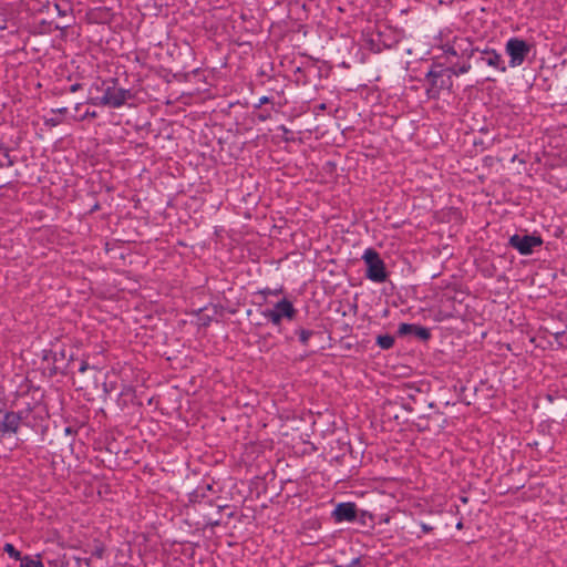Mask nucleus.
<instances>
[{
    "label": "nucleus",
    "mask_w": 567,
    "mask_h": 567,
    "mask_svg": "<svg viewBox=\"0 0 567 567\" xmlns=\"http://www.w3.org/2000/svg\"><path fill=\"white\" fill-rule=\"evenodd\" d=\"M132 99L130 90L117 86L116 79L106 80L101 95L90 96L87 103L95 106H107L112 109L122 107L127 100Z\"/></svg>",
    "instance_id": "obj_1"
},
{
    "label": "nucleus",
    "mask_w": 567,
    "mask_h": 567,
    "mask_svg": "<svg viewBox=\"0 0 567 567\" xmlns=\"http://www.w3.org/2000/svg\"><path fill=\"white\" fill-rule=\"evenodd\" d=\"M362 259L367 266L365 277L373 282H384L388 278L384 261L379 252L373 248H368L362 255Z\"/></svg>",
    "instance_id": "obj_2"
},
{
    "label": "nucleus",
    "mask_w": 567,
    "mask_h": 567,
    "mask_svg": "<svg viewBox=\"0 0 567 567\" xmlns=\"http://www.w3.org/2000/svg\"><path fill=\"white\" fill-rule=\"evenodd\" d=\"M297 315V309L292 302L284 298L278 301L271 309L262 311V316L268 319L274 326H280L284 319L293 320Z\"/></svg>",
    "instance_id": "obj_3"
},
{
    "label": "nucleus",
    "mask_w": 567,
    "mask_h": 567,
    "mask_svg": "<svg viewBox=\"0 0 567 567\" xmlns=\"http://www.w3.org/2000/svg\"><path fill=\"white\" fill-rule=\"evenodd\" d=\"M505 52L509 56V66L522 65L530 52V45L519 38H511L505 44Z\"/></svg>",
    "instance_id": "obj_4"
},
{
    "label": "nucleus",
    "mask_w": 567,
    "mask_h": 567,
    "mask_svg": "<svg viewBox=\"0 0 567 567\" xmlns=\"http://www.w3.org/2000/svg\"><path fill=\"white\" fill-rule=\"evenodd\" d=\"M543 240L539 236L534 235H513L509 238V245L522 255H529L536 247H539Z\"/></svg>",
    "instance_id": "obj_5"
},
{
    "label": "nucleus",
    "mask_w": 567,
    "mask_h": 567,
    "mask_svg": "<svg viewBox=\"0 0 567 567\" xmlns=\"http://www.w3.org/2000/svg\"><path fill=\"white\" fill-rule=\"evenodd\" d=\"M331 517L336 523L353 522L357 518V506L351 502L339 503L331 513Z\"/></svg>",
    "instance_id": "obj_6"
},
{
    "label": "nucleus",
    "mask_w": 567,
    "mask_h": 567,
    "mask_svg": "<svg viewBox=\"0 0 567 567\" xmlns=\"http://www.w3.org/2000/svg\"><path fill=\"white\" fill-rule=\"evenodd\" d=\"M478 62L486 64L498 72H506L507 68L502 59V55L493 49H485L481 51Z\"/></svg>",
    "instance_id": "obj_7"
},
{
    "label": "nucleus",
    "mask_w": 567,
    "mask_h": 567,
    "mask_svg": "<svg viewBox=\"0 0 567 567\" xmlns=\"http://www.w3.org/2000/svg\"><path fill=\"white\" fill-rule=\"evenodd\" d=\"M21 424L20 414L8 411L2 412L0 410V432L6 433H17Z\"/></svg>",
    "instance_id": "obj_8"
},
{
    "label": "nucleus",
    "mask_w": 567,
    "mask_h": 567,
    "mask_svg": "<svg viewBox=\"0 0 567 567\" xmlns=\"http://www.w3.org/2000/svg\"><path fill=\"white\" fill-rule=\"evenodd\" d=\"M399 333L402 336L414 334L421 340H427L431 337L430 330L427 328L412 323H401L399 326Z\"/></svg>",
    "instance_id": "obj_9"
},
{
    "label": "nucleus",
    "mask_w": 567,
    "mask_h": 567,
    "mask_svg": "<svg viewBox=\"0 0 567 567\" xmlns=\"http://www.w3.org/2000/svg\"><path fill=\"white\" fill-rule=\"evenodd\" d=\"M11 150L0 142V168L11 167L14 159L10 155Z\"/></svg>",
    "instance_id": "obj_10"
},
{
    "label": "nucleus",
    "mask_w": 567,
    "mask_h": 567,
    "mask_svg": "<svg viewBox=\"0 0 567 567\" xmlns=\"http://www.w3.org/2000/svg\"><path fill=\"white\" fill-rule=\"evenodd\" d=\"M20 567H44L43 563L39 558L24 556L20 559Z\"/></svg>",
    "instance_id": "obj_11"
},
{
    "label": "nucleus",
    "mask_w": 567,
    "mask_h": 567,
    "mask_svg": "<svg viewBox=\"0 0 567 567\" xmlns=\"http://www.w3.org/2000/svg\"><path fill=\"white\" fill-rule=\"evenodd\" d=\"M105 85L106 80L95 81L90 87V96L101 95Z\"/></svg>",
    "instance_id": "obj_12"
},
{
    "label": "nucleus",
    "mask_w": 567,
    "mask_h": 567,
    "mask_svg": "<svg viewBox=\"0 0 567 567\" xmlns=\"http://www.w3.org/2000/svg\"><path fill=\"white\" fill-rule=\"evenodd\" d=\"M377 343L382 349H390V348H392V346L394 343V339L391 336H379Z\"/></svg>",
    "instance_id": "obj_13"
},
{
    "label": "nucleus",
    "mask_w": 567,
    "mask_h": 567,
    "mask_svg": "<svg viewBox=\"0 0 567 567\" xmlns=\"http://www.w3.org/2000/svg\"><path fill=\"white\" fill-rule=\"evenodd\" d=\"M3 550L16 560H20L22 558L20 551L10 543L4 544Z\"/></svg>",
    "instance_id": "obj_14"
},
{
    "label": "nucleus",
    "mask_w": 567,
    "mask_h": 567,
    "mask_svg": "<svg viewBox=\"0 0 567 567\" xmlns=\"http://www.w3.org/2000/svg\"><path fill=\"white\" fill-rule=\"evenodd\" d=\"M297 333H298V336H299V340H300V342H301L303 346H307V344H308L309 339H310V338H311V336L313 334V331H311V330H306V329H300Z\"/></svg>",
    "instance_id": "obj_15"
},
{
    "label": "nucleus",
    "mask_w": 567,
    "mask_h": 567,
    "mask_svg": "<svg viewBox=\"0 0 567 567\" xmlns=\"http://www.w3.org/2000/svg\"><path fill=\"white\" fill-rule=\"evenodd\" d=\"M61 123H62V118H61V116H59V115H56V114H55V115H53V116H51V117H45V118H44V124H45L47 126H50V127L58 126V125H60Z\"/></svg>",
    "instance_id": "obj_16"
},
{
    "label": "nucleus",
    "mask_w": 567,
    "mask_h": 567,
    "mask_svg": "<svg viewBox=\"0 0 567 567\" xmlns=\"http://www.w3.org/2000/svg\"><path fill=\"white\" fill-rule=\"evenodd\" d=\"M471 70V64H463L460 69L457 70H452V73L456 76L461 75V74H464V73H467L468 71Z\"/></svg>",
    "instance_id": "obj_17"
},
{
    "label": "nucleus",
    "mask_w": 567,
    "mask_h": 567,
    "mask_svg": "<svg viewBox=\"0 0 567 567\" xmlns=\"http://www.w3.org/2000/svg\"><path fill=\"white\" fill-rule=\"evenodd\" d=\"M68 112V109L66 107H61V109H58V110H51V114L52 115H63Z\"/></svg>",
    "instance_id": "obj_18"
},
{
    "label": "nucleus",
    "mask_w": 567,
    "mask_h": 567,
    "mask_svg": "<svg viewBox=\"0 0 567 567\" xmlns=\"http://www.w3.org/2000/svg\"><path fill=\"white\" fill-rule=\"evenodd\" d=\"M346 567H363L362 564H361V559L360 558H354L349 565H347Z\"/></svg>",
    "instance_id": "obj_19"
},
{
    "label": "nucleus",
    "mask_w": 567,
    "mask_h": 567,
    "mask_svg": "<svg viewBox=\"0 0 567 567\" xmlns=\"http://www.w3.org/2000/svg\"><path fill=\"white\" fill-rule=\"evenodd\" d=\"M421 529H422L423 533H430L433 528L431 526H429L427 524L422 523L421 524Z\"/></svg>",
    "instance_id": "obj_20"
},
{
    "label": "nucleus",
    "mask_w": 567,
    "mask_h": 567,
    "mask_svg": "<svg viewBox=\"0 0 567 567\" xmlns=\"http://www.w3.org/2000/svg\"><path fill=\"white\" fill-rule=\"evenodd\" d=\"M87 367H89L87 362L83 361V362L81 363V365H80L79 371H80L81 373H84V372L87 370Z\"/></svg>",
    "instance_id": "obj_21"
},
{
    "label": "nucleus",
    "mask_w": 567,
    "mask_h": 567,
    "mask_svg": "<svg viewBox=\"0 0 567 567\" xmlns=\"http://www.w3.org/2000/svg\"><path fill=\"white\" fill-rule=\"evenodd\" d=\"M445 52L452 55H457V52L454 50L453 47H446Z\"/></svg>",
    "instance_id": "obj_22"
},
{
    "label": "nucleus",
    "mask_w": 567,
    "mask_h": 567,
    "mask_svg": "<svg viewBox=\"0 0 567 567\" xmlns=\"http://www.w3.org/2000/svg\"><path fill=\"white\" fill-rule=\"evenodd\" d=\"M97 113L95 111H86L84 117H96Z\"/></svg>",
    "instance_id": "obj_23"
},
{
    "label": "nucleus",
    "mask_w": 567,
    "mask_h": 567,
    "mask_svg": "<svg viewBox=\"0 0 567 567\" xmlns=\"http://www.w3.org/2000/svg\"><path fill=\"white\" fill-rule=\"evenodd\" d=\"M268 102H269V97L268 96H262V97L259 99V105L266 104Z\"/></svg>",
    "instance_id": "obj_24"
},
{
    "label": "nucleus",
    "mask_w": 567,
    "mask_h": 567,
    "mask_svg": "<svg viewBox=\"0 0 567 567\" xmlns=\"http://www.w3.org/2000/svg\"><path fill=\"white\" fill-rule=\"evenodd\" d=\"M81 87V84L75 83L71 86V92H76Z\"/></svg>",
    "instance_id": "obj_25"
},
{
    "label": "nucleus",
    "mask_w": 567,
    "mask_h": 567,
    "mask_svg": "<svg viewBox=\"0 0 567 567\" xmlns=\"http://www.w3.org/2000/svg\"><path fill=\"white\" fill-rule=\"evenodd\" d=\"M431 75H433V76H437V74L433 73L432 71H431V72H429L427 76H431Z\"/></svg>",
    "instance_id": "obj_26"
},
{
    "label": "nucleus",
    "mask_w": 567,
    "mask_h": 567,
    "mask_svg": "<svg viewBox=\"0 0 567 567\" xmlns=\"http://www.w3.org/2000/svg\"><path fill=\"white\" fill-rule=\"evenodd\" d=\"M456 527L462 528V523H458Z\"/></svg>",
    "instance_id": "obj_27"
}]
</instances>
